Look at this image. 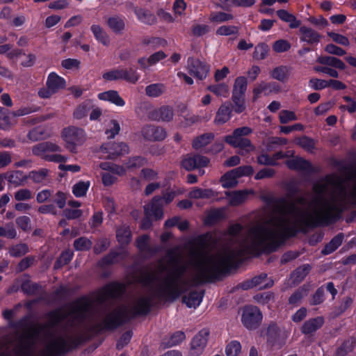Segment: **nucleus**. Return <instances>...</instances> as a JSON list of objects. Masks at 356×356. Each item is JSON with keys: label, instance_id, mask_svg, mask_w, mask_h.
I'll list each match as a JSON object with an SVG mask.
<instances>
[{"label": "nucleus", "instance_id": "nucleus-1", "mask_svg": "<svg viewBox=\"0 0 356 356\" xmlns=\"http://www.w3.org/2000/svg\"><path fill=\"white\" fill-rule=\"evenodd\" d=\"M318 224H253L243 248L225 250L209 254L202 243L191 247L188 262L181 264L176 250L168 252L170 264L161 261L152 272L142 273L136 282L146 291L138 293L124 306V321L136 315L147 314L153 297L175 299L191 285L209 280L226 270L245 252L275 251L289 237L307 233Z\"/></svg>", "mask_w": 356, "mask_h": 356}, {"label": "nucleus", "instance_id": "nucleus-2", "mask_svg": "<svg viewBox=\"0 0 356 356\" xmlns=\"http://www.w3.org/2000/svg\"><path fill=\"white\" fill-rule=\"evenodd\" d=\"M124 290L122 284H111L100 290L95 300L83 298L63 310L51 312L46 325L32 327L21 336L13 349L15 355L57 356L68 351L80 342L76 326L99 310L106 309Z\"/></svg>", "mask_w": 356, "mask_h": 356}, {"label": "nucleus", "instance_id": "nucleus-3", "mask_svg": "<svg viewBox=\"0 0 356 356\" xmlns=\"http://www.w3.org/2000/svg\"><path fill=\"white\" fill-rule=\"evenodd\" d=\"M310 201L301 197L282 201L272 211L265 210V222H325L336 220L348 204H356V170L346 180L332 174L314 185Z\"/></svg>", "mask_w": 356, "mask_h": 356}, {"label": "nucleus", "instance_id": "nucleus-4", "mask_svg": "<svg viewBox=\"0 0 356 356\" xmlns=\"http://www.w3.org/2000/svg\"><path fill=\"white\" fill-rule=\"evenodd\" d=\"M62 147L58 144L52 142H43L34 145L32 152L34 155L51 162L63 163L67 160V156L59 154Z\"/></svg>", "mask_w": 356, "mask_h": 356}, {"label": "nucleus", "instance_id": "nucleus-5", "mask_svg": "<svg viewBox=\"0 0 356 356\" xmlns=\"http://www.w3.org/2000/svg\"><path fill=\"white\" fill-rule=\"evenodd\" d=\"M252 132V129L248 127L237 128L232 134L225 137V141L232 147L239 148L241 152H252L255 149L254 146L248 138H245Z\"/></svg>", "mask_w": 356, "mask_h": 356}, {"label": "nucleus", "instance_id": "nucleus-6", "mask_svg": "<svg viewBox=\"0 0 356 356\" xmlns=\"http://www.w3.org/2000/svg\"><path fill=\"white\" fill-rule=\"evenodd\" d=\"M61 138L65 143V147L72 152H75L76 147L83 145L86 139L83 129L70 126L61 132Z\"/></svg>", "mask_w": 356, "mask_h": 356}, {"label": "nucleus", "instance_id": "nucleus-7", "mask_svg": "<svg viewBox=\"0 0 356 356\" xmlns=\"http://www.w3.org/2000/svg\"><path fill=\"white\" fill-rule=\"evenodd\" d=\"M144 213L146 218L150 221L161 220L164 212L163 206L160 202V196H154L151 201L144 205Z\"/></svg>", "mask_w": 356, "mask_h": 356}, {"label": "nucleus", "instance_id": "nucleus-8", "mask_svg": "<svg viewBox=\"0 0 356 356\" xmlns=\"http://www.w3.org/2000/svg\"><path fill=\"white\" fill-rule=\"evenodd\" d=\"M261 320L262 314L257 307L248 306L243 309L241 321L246 328L249 330L257 328Z\"/></svg>", "mask_w": 356, "mask_h": 356}, {"label": "nucleus", "instance_id": "nucleus-9", "mask_svg": "<svg viewBox=\"0 0 356 356\" xmlns=\"http://www.w3.org/2000/svg\"><path fill=\"white\" fill-rule=\"evenodd\" d=\"M186 68L191 75L200 80L204 79L210 71L209 65L193 57L188 58Z\"/></svg>", "mask_w": 356, "mask_h": 356}, {"label": "nucleus", "instance_id": "nucleus-10", "mask_svg": "<svg viewBox=\"0 0 356 356\" xmlns=\"http://www.w3.org/2000/svg\"><path fill=\"white\" fill-rule=\"evenodd\" d=\"M100 152L102 153L104 158L113 159L120 155L128 154L129 147L124 143H108L101 147Z\"/></svg>", "mask_w": 356, "mask_h": 356}, {"label": "nucleus", "instance_id": "nucleus-11", "mask_svg": "<svg viewBox=\"0 0 356 356\" xmlns=\"http://www.w3.org/2000/svg\"><path fill=\"white\" fill-rule=\"evenodd\" d=\"M209 335V330L203 329L194 337L189 351L190 356H199L202 353L207 343Z\"/></svg>", "mask_w": 356, "mask_h": 356}, {"label": "nucleus", "instance_id": "nucleus-12", "mask_svg": "<svg viewBox=\"0 0 356 356\" xmlns=\"http://www.w3.org/2000/svg\"><path fill=\"white\" fill-rule=\"evenodd\" d=\"M209 160L201 155L187 154L181 161V165L188 171H191L195 168H201L207 166Z\"/></svg>", "mask_w": 356, "mask_h": 356}, {"label": "nucleus", "instance_id": "nucleus-13", "mask_svg": "<svg viewBox=\"0 0 356 356\" xmlns=\"http://www.w3.org/2000/svg\"><path fill=\"white\" fill-rule=\"evenodd\" d=\"M229 211L226 207H213L204 213V222H218L226 220Z\"/></svg>", "mask_w": 356, "mask_h": 356}, {"label": "nucleus", "instance_id": "nucleus-14", "mask_svg": "<svg viewBox=\"0 0 356 356\" xmlns=\"http://www.w3.org/2000/svg\"><path fill=\"white\" fill-rule=\"evenodd\" d=\"M273 282L270 279L267 277L266 274H261L254 277L250 280H248L241 284V287L246 290L252 287H257L259 289L270 287Z\"/></svg>", "mask_w": 356, "mask_h": 356}, {"label": "nucleus", "instance_id": "nucleus-15", "mask_svg": "<svg viewBox=\"0 0 356 356\" xmlns=\"http://www.w3.org/2000/svg\"><path fill=\"white\" fill-rule=\"evenodd\" d=\"M24 113L18 111L10 112L8 109L0 107V129H8L15 124V117L23 115Z\"/></svg>", "mask_w": 356, "mask_h": 356}, {"label": "nucleus", "instance_id": "nucleus-16", "mask_svg": "<svg viewBox=\"0 0 356 356\" xmlns=\"http://www.w3.org/2000/svg\"><path fill=\"white\" fill-rule=\"evenodd\" d=\"M143 136L149 140H162L166 137L164 129L154 126H146L142 131Z\"/></svg>", "mask_w": 356, "mask_h": 356}, {"label": "nucleus", "instance_id": "nucleus-17", "mask_svg": "<svg viewBox=\"0 0 356 356\" xmlns=\"http://www.w3.org/2000/svg\"><path fill=\"white\" fill-rule=\"evenodd\" d=\"M47 86L56 93L58 90L63 89L66 86L65 80L55 72H51L47 77Z\"/></svg>", "mask_w": 356, "mask_h": 356}, {"label": "nucleus", "instance_id": "nucleus-18", "mask_svg": "<svg viewBox=\"0 0 356 356\" xmlns=\"http://www.w3.org/2000/svg\"><path fill=\"white\" fill-rule=\"evenodd\" d=\"M248 191H235L225 193V199L231 206H237L244 202L249 194Z\"/></svg>", "mask_w": 356, "mask_h": 356}, {"label": "nucleus", "instance_id": "nucleus-19", "mask_svg": "<svg viewBox=\"0 0 356 356\" xmlns=\"http://www.w3.org/2000/svg\"><path fill=\"white\" fill-rule=\"evenodd\" d=\"M184 189L181 188L176 186L169 188L162 193V195L160 196V202L163 207L168 205L177 196L184 194Z\"/></svg>", "mask_w": 356, "mask_h": 356}, {"label": "nucleus", "instance_id": "nucleus-20", "mask_svg": "<svg viewBox=\"0 0 356 356\" xmlns=\"http://www.w3.org/2000/svg\"><path fill=\"white\" fill-rule=\"evenodd\" d=\"M166 54L163 51H159L150 55L148 58L143 57L138 59V63L142 68H147L156 65L161 60L166 58Z\"/></svg>", "mask_w": 356, "mask_h": 356}, {"label": "nucleus", "instance_id": "nucleus-21", "mask_svg": "<svg viewBox=\"0 0 356 356\" xmlns=\"http://www.w3.org/2000/svg\"><path fill=\"white\" fill-rule=\"evenodd\" d=\"M98 97L101 100L108 101L118 106L122 107L125 105V102L115 90H111L101 92L98 95Z\"/></svg>", "mask_w": 356, "mask_h": 356}, {"label": "nucleus", "instance_id": "nucleus-22", "mask_svg": "<svg viewBox=\"0 0 356 356\" xmlns=\"http://www.w3.org/2000/svg\"><path fill=\"white\" fill-rule=\"evenodd\" d=\"M232 110L229 103L222 104L218 108L215 118L216 124H223L231 118Z\"/></svg>", "mask_w": 356, "mask_h": 356}, {"label": "nucleus", "instance_id": "nucleus-23", "mask_svg": "<svg viewBox=\"0 0 356 356\" xmlns=\"http://www.w3.org/2000/svg\"><path fill=\"white\" fill-rule=\"evenodd\" d=\"M300 33L301 40L311 44L318 43L321 38L320 35L316 31L306 26L300 27Z\"/></svg>", "mask_w": 356, "mask_h": 356}, {"label": "nucleus", "instance_id": "nucleus-24", "mask_svg": "<svg viewBox=\"0 0 356 356\" xmlns=\"http://www.w3.org/2000/svg\"><path fill=\"white\" fill-rule=\"evenodd\" d=\"M286 163L288 168L292 170L309 171L312 169L311 163L300 157H293Z\"/></svg>", "mask_w": 356, "mask_h": 356}, {"label": "nucleus", "instance_id": "nucleus-25", "mask_svg": "<svg viewBox=\"0 0 356 356\" xmlns=\"http://www.w3.org/2000/svg\"><path fill=\"white\" fill-rule=\"evenodd\" d=\"M172 118L173 111L169 106H162L151 113V118L155 120L169 122Z\"/></svg>", "mask_w": 356, "mask_h": 356}, {"label": "nucleus", "instance_id": "nucleus-26", "mask_svg": "<svg viewBox=\"0 0 356 356\" xmlns=\"http://www.w3.org/2000/svg\"><path fill=\"white\" fill-rule=\"evenodd\" d=\"M324 319L318 316L307 321L302 327V332L305 334H310L319 329L323 324Z\"/></svg>", "mask_w": 356, "mask_h": 356}, {"label": "nucleus", "instance_id": "nucleus-27", "mask_svg": "<svg viewBox=\"0 0 356 356\" xmlns=\"http://www.w3.org/2000/svg\"><path fill=\"white\" fill-rule=\"evenodd\" d=\"M203 293L199 291H193L183 298V302L188 307L196 308L202 301Z\"/></svg>", "mask_w": 356, "mask_h": 356}, {"label": "nucleus", "instance_id": "nucleus-28", "mask_svg": "<svg viewBox=\"0 0 356 356\" xmlns=\"http://www.w3.org/2000/svg\"><path fill=\"white\" fill-rule=\"evenodd\" d=\"M4 174L6 179L15 186L24 185L26 179V177L24 176L23 172L19 170L9 172Z\"/></svg>", "mask_w": 356, "mask_h": 356}, {"label": "nucleus", "instance_id": "nucleus-29", "mask_svg": "<svg viewBox=\"0 0 356 356\" xmlns=\"http://www.w3.org/2000/svg\"><path fill=\"white\" fill-rule=\"evenodd\" d=\"M238 178L235 174L234 170H232L224 174L221 177L220 181L222 186L225 188H233L238 184Z\"/></svg>", "mask_w": 356, "mask_h": 356}, {"label": "nucleus", "instance_id": "nucleus-30", "mask_svg": "<svg viewBox=\"0 0 356 356\" xmlns=\"http://www.w3.org/2000/svg\"><path fill=\"white\" fill-rule=\"evenodd\" d=\"M95 39L104 46H108L110 39L106 31L99 25L93 24L90 27Z\"/></svg>", "mask_w": 356, "mask_h": 356}, {"label": "nucleus", "instance_id": "nucleus-31", "mask_svg": "<svg viewBox=\"0 0 356 356\" xmlns=\"http://www.w3.org/2000/svg\"><path fill=\"white\" fill-rule=\"evenodd\" d=\"M343 238L344 236L343 234H339L335 236L322 250V254L327 255L332 253L341 245Z\"/></svg>", "mask_w": 356, "mask_h": 356}, {"label": "nucleus", "instance_id": "nucleus-32", "mask_svg": "<svg viewBox=\"0 0 356 356\" xmlns=\"http://www.w3.org/2000/svg\"><path fill=\"white\" fill-rule=\"evenodd\" d=\"M108 27L115 33H120L125 28L124 19L119 16L111 17L107 20Z\"/></svg>", "mask_w": 356, "mask_h": 356}, {"label": "nucleus", "instance_id": "nucleus-33", "mask_svg": "<svg viewBox=\"0 0 356 356\" xmlns=\"http://www.w3.org/2000/svg\"><path fill=\"white\" fill-rule=\"evenodd\" d=\"M317 62L322 65H330L340 70H344L346 65L339 58L332 56H319Z\"/></svg>", "mask_w": 356, "mask_h": 356}, {"label": "nucleus", "instance_id": "nucleus-34", "mask_svg": "<svg viewBox=\"0 0 356 356\" xmlns=\"http://www.w3.org/2000/svg\"><path fill=\"white\" fill-rule=\"evenodd\" d=\"M49 170L45 168L39 170L31 171L28 177L34 183L44 184L48 177Z\"/></svg>", "mask_w": 356, "mask_h": 356}, {"label": "nucleus", "instance_id": "nucleus-35", "mask_svg": "<svg viewBox=\"0 0 356 356\" xmlns=\"http://www.w3.org/2000/svg\"><path fill=\"white\" fill-rule=\"evenodd\" d=\"M165 86L163 83H153L145 88V93L151 97H157L165 91Z\"/></svg>", "mask_w": 356, "mask_h": 356}, {"label": "nucleus", "instance_id": "nucleus-36", "mask_svg": "<svg viewBox=\"0 0 356 356\" xmlns=\"http://www.w3.org/2000/svg\"><path fill=\"white\" fill-rule=\"evenodd\" d=\"M248 81L243 76H238L234 83L232 93L244 95L247 90Z\"/></svg>", "mask_w": 356, "mask_h": 356}, {"label": "nucleus", "instance_id": "nucleus-37", "mask_svg": "<svg viewBox=\"0 0 356 356\" xmlns=\"http://www.w3.org/2000/svg\"><path fill=\"white\" fill-rule=\"evenodd\" d=\"M311 266L309 264H305L298 267L291 274V279L296 283L300 282L309 273Z\"/></svg>", "mask_w": 356, "mask_h": 356}, {"label": "nucleus", "instance_id": "nucleus-38", "mask_svg": "<svg viewBox=\"0 0 356 356\" xmlns=\"http://www.w3.org/2000/svg\"><path fill=\"white\" fill-rule=\"evenodd\" d=\"M214 136L211 133L204 134L195 139L193 143V146L195 149H198L207 145L213 138Z\"/></svg>", "mask_w": 356, "mask_h": 356}, {"label": "nucleus", "instance_id": "nucleus-39", "mask_svg": "<svg viewBox=\"0 0 356 356\" xmlns=\"http://www.w3.org/2000/svg\"><path fill=\"white\" fill-rule=\"evenodd\" d=\"M33 198V193L29 188H22L14 193V199L17 202L29 201Z\"/></svg>", "mask_w": 356, "mask_h": 356}, {"label": "nucleus", "instance_id": "nucleus-40", "mask_svg": "<svg viewBox=\"0 0 356 356\" xmlns=\"http://www.w3.org/2000/svg\"><path fill=\"white\" fill-rule=\"evenodd\" d=\"M135 13L138 19L145 24H152L156 22L155 16L148 10L136 9Z\"/></svg>", "mask_w": 356, "mask_h": 356}, {"label": "nucleus", "instance_id": "nucleus-41", "mask_svg": "<svg viewBox=\"0 0 356 356\" xmlns=\"http://www.w3.org/2000/svg\"><path fill=\"white\" fill-rule=\"evenodd\" d=\"M289 74V69L286 66H280L273 69L270 72V76L280 81H284L287 79Z\"/></svg>", "mask_w": 356, "mask_h": 356}, {"label": "nucleus", "instance_id": "nucleus-42", "mask_svg": "<svg viewBox=\"0 0 356 356\" xmlns=\"http://www.w3.org/2000/svg\"><path fill=\"white\" fill-rule=\"evenodd\" d=\"M233 18L234 17L232 15L223 12L211 13L209 17L210 21L215 24L225 22L232 20Z\"/></svg>", "mask_w": 356, "mask_h": 356}, {"label": "nucleus", "instance_id": "nucleus-43", "mask_svg": "<svg viewBox=\"0 0 356 356\" xmlns=\"http://www.w3.org/2000/svg\"><path fill=\"white\" fill-rule=\"evenodd\" d=\"M90 186V181H79L73 186L72 193L77 197H83L86 194Z\"/></svg>", "mask_w": 356, "mask_h": 356}, {"label": "nucleus", "instance_id": "nucleus-44", "mask_svg": "<svg viewBox=\"0 0 356 356\" xmlns=\"http://www.w3.org/2000/svg\"><path fill=\"white\" fill-rule=\"evenodd\" d=\"M244 95L232 93V99L234 103V109L236 113H242L245 109Z\"/></svg>", "mask_w": 356, "mask_h": 356}, {"label": "nucleus", "instance_id": "nucleus-45", "mask_svg": "<svg viewBox=\"0 0 356 356\" xmlns=\"http://www.w3.org/2000/svg\"><path fill=\"white\" fill-rule=\"evenodd\" d=\"M208 90L217 96L226 97L229 94V87L225 83L211 85L208 87Z\"/></svg>", "mask_w": 356, "mask_h": 356}, {"label": "nucleus", "instance_id": "nucleus-46", "mask_svg": "<svg viewBox=\"0 0 356 356\" xmlns=\"http://www.w3.org/2000/svg\"><path fill=\"white\" fill-rule=\"evenodd\" d=\"M90 109V103L88 102H83L79 105L73 112L74 119L81 120L86 117Z\"/></svg>", "mask_w": 356, "mask_h": 356}, {"label": "nucleus", "instance_id": "nucleus-47", "mask_svg": "<svg viewBox=\"0 0 356 356\" xmlns=\"http://www.w3.org/2000/svg\"><path fill=\"white\" fill-rule=\"evenodd\" d=\"M280 331V328L276 323H270L266 331L267 341L269 342L275 341L279 337Z\"/></svg>", "mask_w": 356, "mask_h": 356}, {"label": "nucleus", "instance_id": "nucleus-48", "mask_svg": "<svg viewBox=\"0 0 356 356\" xmlns=\"http://www.w3.org/2000/svg\"><path fill=\"white\" fill-rule=\"evenodd\" d=\"M120 130V125L115 120H111L107 124L106 129V134L108 138H113L119 134Z\"/></svg>", "mask_w": 356, "mask_h": 356}, {"label": "nucleus", "instance_id": "nucleus-49", "mask_svg": "<svg viewBox=\"0 0 356 356\" xmlns=\"http://www.w3.org/2000/svg\"><path fill=\"white\" fill-rule=\"evenodd\" d=\"M122 69H113L104 72L102 78L107 81H118L122 79Z\"/></svg>", "mask_w": 356, "mask_h": 356}, {"label": "nucleus", "instance_id": "nucleus-50", "mask_svg": "<svg viewBox=\"0 0 356 356\" xmlns=\"http://www.w3.org/2000/svg\"><path fill=\"white\" fill-rule=\"evenodd\" d=\"M269 51L268 46L264 43L259 44L255 47L253 57L257 60L264 59Z\"/></svg>", "mask_w": 356, "mask_h": 356}, {"label": "nucleus", "instance_id": "nucleus-51", "mask_svg": "<svg viewBox=\"0 0 356 356\" xmlns=\"http://www.w3.org/2000/svg\"><path fill=\"white\" fill-rule=\"evenodd\" d=\"M241 350V345L237 341H232L225 348V353L227 356H237Z\"/></svg>", "mask_w": 356, "mask_h": 356}, {"label": "nucleus", "instance_id": "nucleus-52", "mask_svg": "<svg viewBox=\"0 0 356 356\" xmlns=\"http://www.w3.org/2000/svg\"><path fill=\"white\" fill-rule=\"evenodd\" d=\"M273 84L267 83H260L253 89V101H256L263 92L266 94L267 90H270Z\"/></svg>", "mask_w": 356, "mask_h": 356}, {"label": "nucleus", "instance_id": "nucleus-53", "mask_svg": "<svg viewBox=\"0 0 356 356\" xmlns=\"http://www.w3.org/2000/svg\"><path fill=\"white\" fill-rule=\"evenodd\" d=\"M295 141L297 145H300L307 152H312L314 148V140L306 136L297 138Z\"/></svg>", "mask_w": 356, "mask_h": 356}, {"label": "nucleus", "instance_id": "nucleus-54", "mask_svg": "<svg viewBox=\"0 0 356 356\" xmlns=\"http://www.w3.org/2000/svg\"><path fill=\"white\" fill-rule=\"evenodd\" d=\"M122 79L132 83H135L139 79V74L136 70L130 68L129 70L122 69Z\"/></svg>", "mask_w": 356, "mask_h": 356}, {"label": "nucleus", "instance_id": "nucleus-55", "mask_svg": "<svg viewBox=\"0 0 356 356\" xmlns=\"http://www.w3.org/2000/svg\"><path fill=\"white\" fill-rule=\"evenodd\" d=\"M280 122L282 124H286L291 121L298 120V117L293 111L282 110L279 113Z\"/></svg>", "mask_w": 356, "mask_h": 356}, {"label": "nucleus", "instance_id": "nucleus-56", "mask_svg": "<svg viewBox=\"0 0 356 356\" xmlns=\"http://www.w3.org/2000/svg\"><path fill=\"white\" fill-rule=\"evenodd\" d=\"M145 163V161L143 158L140 156L133 157L131 158L127 163H126V168L128 170H134L137 168H139L144 165Z\"/></svg>", "mask_w": 356, "mask_h": 356}, {"label": "nucleus", "instance_id": "nucleus-57", "mask_svg": "<svg viewBox=\"0 0 356 356\" xmlns=\"http://www.w3.org/2000/svg\"><path fill=\"white\" fill-rule=\"evenodd\" d=\"M116 236L121 244H127L131 241V232L127 228H120L117 231Z\"/></svg>", "mask_w": 356, "mask_h": 356}, {"label": "nucleus", "instance_id": "nucleus-58", "mask_svg": "<svg viewBox=\"0 0 356 356\" xmlns=\"http://www.w3.org/2000/svg\"><path fill=\"white\" fill-rule=\"evenodd\" d=\"M238 32V29L236 26H221L216 30L218 35L228 36L236 35Z\"/></svg>", "mask_w": 356, "mask_h": 356}, {"label": "nucleus", "instance_id": "nucleus-59", "mask_svg": "<svg viewBox=\"0 0 356 356\" xmlns=\"http://www.w3.org/2000/svg\"><path fill=\"white\" fill-rule=\"evenodd\" d=\"M290 47V43L286 40H277L273 45V50L277 53L286 51Z\"/></svg>", "mask_w": 356, "mask_h": 356}, {"label": "nucleus", "instance_id": "nucleus-60", "mask_svg": "<svg viewBox=\"0 0 356 356\" xmlns=\"http://www.w3.org/2000/svg\"><path fill=\"white\" fill-rule=\"evenodd\" d=\"M72 258V253L70 251H65L63 252L59 257V259L56 261L54 265L55 268H59L61 266L67 264Z\"/></svg>", "mask_w": 356, "mask_h": 356}, {"label": "nucleus", "instance_id": "nucleus-61", "mask_svg": "<svg viewBox=\"0 0 356 356\" xmlns=\"http://www.w3.org/2000/svg\"><path fill=\"white\" fill-rule=\"evenodd\" d=\"M92 243L86 238L76 239L74 243V248L76 250H87L91 247Z\"/></svg>", "mask_w": 356, "mask_h": 356}, {"label": "nucleus", "instance_id": "nucleus-62", "mask_svg": "<svg viewBox=\"0 0 356 356\" xmlns=\"http://www.w3.org/2000/svg\"><path fill=\"white\" fill-rule=\"evenodd\" d=\"M327 34L335 42L346 47L349 46V40L346 36L334 32H329Z\"/></svg>", "mask_w": 356, "mask_h": 356}, {"label": "nucleus", "instance_id": "nucleus-63", "mask_svg": "<svg viewBox=\"0 0 356 356\" xmlns=\"http://www.w3.org/2000/svg\"><path fill=\"white\" fill-rule=\"evenodd\" d=\"M81 62L77 59L67 58L62 61L61 65L67 70L79 69Z\"/></svg>", "mask_w": 356, "mask_h": 356}, {"label": "nucleus", "instance_id": "nucleus-64", "mask_svg": "<svg viewBox=\"0 0 356 356\" xmlns=\"http://www.w3.org/2000/svg\"><path fill=\"white\" fill-rule=\"evenodd\" d=\"M238 178L243 176H249L253 173V168L250 165L240 166L233 169Z\"/></svg>", "mask_w": 356, "mask_h": 356}]
</instances>
